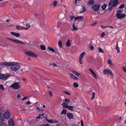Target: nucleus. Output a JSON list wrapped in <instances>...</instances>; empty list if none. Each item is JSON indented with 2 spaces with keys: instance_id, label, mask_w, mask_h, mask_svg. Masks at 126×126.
I'll return each mask as SVG.
<instances>
[{
  "instance_id": "1",
  "label": "nucleus",
  "mask_w": 126,
  "mask_h": 126,
  "mask_svg": "<svg viewBox=\"0 0 126 126\" xmlns=\"http://www.w3.org/2000/svg\"><path fill=\"white\" fill-rule=\"evenodd\" d=\"M12 63L10 66L11 70L14 71H16L18 70L20 68V66L17 63L12 62Z\"/></svg>"
},
{
  "instance_id": "2",
  "label": "nucleus",
  "mask_w": 126,
  "mask_h": 126,
  "mask_svg": "<svg viewBox=\"0 0 126 126\" xmlns=\"http://www.w3.org/2000/svg\"><path fill=\"white\" fill-rule=\"evenodd\" d=\"M11 75L8 73L4 74L0 73V79L6 80L11 76Z\"/></svg>"
},
{
  "instance_id": "3",
  "label": "nucleus",
  "mask_w": 126,
  "mask_h": 126,
  "mask_svg": "<svg viewBox=\"0 0 126 126\" xmlns=\"http://www.w3.org/2000/svg\"><path fill=\"white\" fill-rule=\"evenodd\" d=\"M122 11L121 10H119L117 11V16L119 19L123 18L126 16L124 14H122Z\"/></svg>"
},
{
  "instance_id": "4",
  "label": "nucleus",
  "mask_w": 126,
  "mask_h": 126,
  "mask_svg": "<svg viewBox=\"0 0 126 126\" xmlns=\"http://www.w3.org/2000/svg\"><path fill=\"white\" fill-rule=\"evenodd\" d=\"M10 87L14 89H18L20 88V86L19 83L14 82L10 86Z\"/></svg>"
},
{
  "instance_id": "5",
  "label": "nucleus",
  "mask_w": 126,
  "mask_h": 126,
  "mask_svg": "<svg viewBox=\"0 0 126 126\" xmlns=\"http://www.w3.org/2000/svg\"><path fill=\"white\" fill-rule=\"evenodd\" d=\"M118 0H110L109 3V5H110L113 4L112 6L114 7L118 3Z\"/></svg>"
},
{
  "instance_id": "6",
  "label": "nucleus",
  "mask_w": 126,
  "mask_h": 126,
  "mask_svg": "<svg viewBox=\"0 0 126 126\" xmlns=\"http://www.w3.org/2000/svg\"><path fill=\"white\" fill-rule=\"evenodd\" d=\"M103 73L105 75H111L112 77L113 75L112 74L111 71L108 69H105L103 71Z\"/></svg>"
},
{
  "instance_id": "7",
  "label": "nucleus",
  "mask_w": 126,
  "mask_h": 126,
  "mask_svg": "<svg viewBox=\"0 0 126 126\" xmlns=\"http://www.w3.org/2000/svg\"><path fill=\"white\" fill-rule=\"evenodd\" d=\"M10 113L8 110H6V111L3 114V117L5 119H8L9 118Z\"/></svg>"
},
{
  "instance_id": "8",
  "label": "nucleus",
  "mask_w": 126,
  "mask_h": 126,
  "mask_svg": "<svg viewBox=\"0 0 126 126\" xmlns=\"http://www.w3.org/2000/svg\"><path fill=\"white\" fill-rule=\"evenodd\" d=\"M25 52L26 55L30 56L35 57L36 58H37L38 57V56L37 55L35 54L32 51H26Z\"/></svg>"
},
{
  "instance_id": "9",
  "label": "nucleus",
  "mask_w": 126,
  "mask_h": 126,
  "mask_svg": "<svg viewBox=\"0 0 126 126\" xmlns=\"http://www.w3.org/2000/svg\"><path fill=\"white\" fill-rule=\"evenodd\" d=\"M7 39L8 40H10L11 41L13 42H14L16 43H20L23 45L25 44L24 43L18 40H15L9 38H7Z\"/></svg>"
},
{
  "instance_id": "10",
  "label": "nucleus",
  "mask_w": 126,
  "mask_h": 126,
  "mask_svg": "<svg viewBox=\"0 0 126 126\" xmlns=\"http://www.w3.org/2000/svg\"><path fill=\"white\" fill-rule=\"evenodd\" d=\"M65 102H64L62 104V105L63 107L65 108L68 106L69 102H70L71 101L67 99H65Z\"/></svg>"
},
{
  "instance_id": "11",
  "label": "nucleus",
  "mask_w": 126,
  "mask_h": 126,
  "mask_svg": "<svg viewBox=\"0 0 126 126\" xmlns=\"http://www.w3.org/2000/svg\"><path fill=\"white\" fill-rule=\"evenodd\" d=\"M100 7V5L99 4L97 5L94 4L92 7V8L95 11H97L99 9Z\"/></svg>"
},
{
  "instance_id": "12",
  "label": "nucleus",
  "mask_w": 126,
  "mask_h": 126,
  "mask_svg": "<svg viewBox=\"0 0 126 126\" xmlns=\"http://www.w3.org/2000/svg\"><path fill=\"white\" fill-rule=\"evenodd\" d=\"M9 126H14L15 125L14 120L12 119H10L8 121Z\"/></svg>"
},
{
  "instance_id": "13",
  "label": "nucleus",
  "mask_w": 126,
  "mask_h": 126,
  "mask_svg": "<svg viewBox=\"0 0 126 126\" xmlns=\"http://www.w3.org/2000/svg\"><path fill=\"white\" fill-rule=\"evenodd\" d=\"M84 19L82 16H78L75 18V21H82Z\"/></svg>"
},
{
  "instance_id": "14",
  "label": "nucleus",
  "mask_w": 126,
  "mask_h": 126,
  "mask_svg": "<svg viewBox=\"0 0 126 126\" xmlns=\"http://www.w3.org/2000/svg\"><path fill=\"white\" fill-rule=\"evenodd\" d=\"M89 71L93 75V77L95 78V79H97V77L96 75L95 74V73L94 72L93 70L91 69V68H89Z\"/></svg>"
},
{
  "instance_id": "15",
  "label": "nucleus",
  "mask_w": 126,
  "mask_h": 126,
  "mask_svg": "<svg viewBox=\"0 0 126 126\" xmlns=\"http://www.w3.org/2000/svg\"><path fill=\"white\" fill-rule=\"evenodd\" d=\"M67 117L69 119H73V114L70 113H68L67 114Z\"/></svg>"
},
{
  "instance_id": "16",
  "label": "nucleus",
  "mask_w": 126,
  "mask_h": 126,
  "mask_svg": "<svg viewBox=\"0 0 126 126\" xmlns=\"http://www.w3.org/2000/svg\"><path fill=\"white\" fill-rule=\"evenodd\" d=\"M12 63V62H5L2 63V65L4 66H10Z\"/></svg>"
},
{
  "instance_id": "17",
  "label": "nucleus",
  "mask_w": 126,
  "mask_h": 126,
  "mask_svg": "<svg viewBox=\"0 0 126 126\" xmlns=\"http://www.w3.org/2000/svg\"><path fill=\"white\" fill-rule=\"evenodd\" d=\"M11 33L13 35H14L16 37H18L20 36V35L18 33H16L13 32H11Z\"/></svg>"
},
{
  "instance_id": "18",
  "label": "nucleus",
  "mask_w": 126,
  "mask_h": 126,
  "mask_svg": "<svg viewBox=\"0 0 126 126\" xmlns=\"http://www.w3.org/2000/svg\"><path fill=\"white\" fill-rule=\"evenodd\" d=\"M16 29L17 30H23L25 28L24 27H22L20 26L17 25L16 26Z\"/></svg>"
},
{
  "instance_id": "19",
  "label": "nucleus",
  "mask_w": 126,
  "mask_h": 126,
  "mask_svg": "<svg viewBox=\"0 0 126 126\" xmlns=\"http://www.w3.org/2000/svg\"><path fill=\"white\" fill-rule=\"evenodd\" d=\"M86 10V8L84 6H82L81 9L79 11L80 13H82Z\"/></svg>"
},
{
  "instance_id": "20",
  "label": "nucleus",
  "mask_w": 126,
  "mask_h": 126,
  "mask_svg": "<svg viewBox=\"0 0 126 126\" xmlns=\"http://www.w3.org/2000/svg\"><path fill=\"white\" fill-rule=\"evenodd\" d=\"M2 113L0 112V123L4 121V118L1 116Z\"/></svg>"
},
{
  "instance_id": "21",
  "label": "nucleus",
  "mask_w": 126,
  "mask_h": 126,
  "mask_svg": "<svg viewBox=\"0 0 126 126\" xmlns=\"http://www.w3.org/2000/svg\"><path fill=\"white\" fill-rule=\"evenodd\" d=\"M66 45L67 47H69L70 46V40L69 39L67 40V41L66 43Z\"/></svg>"
},
{
  "instance_id": "22",
  "label": "nucleus",
  "mask_w": 126,
  "mask_h": 126,
  "mask_svg": "<svg viewBox=\"0 0 126 126\" xmlns=\"http://www.w3.org/2000/svg\"><path fill=\"white\" fill-rule=\"evenodd\" d=\"M65 108L69 110H72L74 108V107L73 106L68 105Z\"/></svg>"
},
{
  "instance_id": "23",
  "label": "nucleus",
  "mask_w": 126,
  "mask_h": 126,
  "mask_svg": "<svg viewBox=\"0 0 126 126\" xmlns=\"http://www.w3.org/2000/svg\"><path fill=\"white\" fill-rule=\"evenodd\" d=\"M47 121L49 123H56L57 122V121H55L54 120H53L52 119L49 120H47Z\"/></svg>"
},
{
  "instance_id": "24",
  "label": "nucleus",
  "mask_w": 126,
  "mask_h": 126,
  "mask_svg": "<svg viewBox=\"0 0 126 126\" xmlns=\"http://www.w3.org/2000/svg\"><path fill=\"white\" fill-rule=\"evenodd\" d=\"M85 53L84 52H83L82 53H81L79 56V59H82V58L84 54Z\"/></svg>"
},
{
  "instance_id": "25",
  "label": "nucleus",
  "mask_w": 126,
  "mask_h": 126,
  "mask_svg": "<svg viewBox=\"0 0 126 126\" xmlns=\"http://www.w3.org/2000/svg\"><path fill=\"white\" fill-rule=\"evenodd\" d=\"M70 75L72 79L75 80L77 79L78 78L75 76L73 75V74H70Z\"/></svg>"
},
{
  "instance_id": "26",
  "label": "nucleus",
  "mask_w": 126,
  "mask_h": 126,
  "mask_svg": "<svg viewBox=\"0 0 126 126\" xmlns=\"http://www.w3.org/2000/svg\"><path fill=\"white\" fill-rule=\"evenodd\" d=\"M36 110L38 111H43L44 110H43L42 109L40 108L38 106H36Z\"/></svg>"
},
{
  "instance_id": "27",
  "label": "nucleus",
  "mask_w": 126,
  "mask_h": 126,
  "mask_svg": "<svg viewBox=\"0 0 126 126\" xmlns=\"http://www.w3.org/2000/svg\"><path fill=\"white\" fill-rule=\"evenodd\" d=\"M72 26L73 29L72 30V31H74L77 30V29L75 27L74 23L73 24Z\"/></svg>"
},
{
  "instance_id": "28",
  "label": "nucleus",
  "mask_w": 126,
  "mask_h": 126,
  "mask_svg": "<svg viewBox=\"0 0 126 126\" xmlns=\"http://www.w3.org/2000/svg\"><path fill=\"white\" fill-rule=\"evenodd\" d=\"M107 6V5L106 4H104L101 6V8L103 10H104Z\"/></svg>"
},
{
  "instance_id": "29",
  "label": "nucleus",
  "mask_w": 126,
  "mask_h": 126,
  "mask_svg": "<svg viewBox=\"0 0 126 126\" xmlns=\"http://www.w3.org/2000/svg\"><path fill=\"white\" fill-rule=\"evenodd\" d=\"M115 48L117 50L118 53H119L120 52L119 48L118 47L117 43H116V46L115 47Z\"/></svg>"
},
{
  "instance_id": "30",
  "label": "nucleus",
  "mask_w": 126,
  "mask_h": 126,
  "mask_svg": "<svg viewBox=\"0 0 126 126\" xmlns=\"http://www.w3.org/2000/svg\"><path fill=\"white\" fill-rule=\"evenodd\" d=\"M0 126H7V125L5 123L2 122L0 123Z\"/></svg>"
},
{
  "instance_id": "31",
  "label": "nucleus",
  "mask_w": 126,
  "mask_h": 126,
  "mask_svg": "<svg viewBox=\"0 0 126 126\" xmlns=\"http://www.w3.org/2000/svg\"><path fill=\"white\" fill-rule=\"evenodd\" d=\"M48 49L49 50L52 52H54L55 51V50L54 49L50 47H48Z\"/></svg>"
},
{
  "instance_id": "32",
  "label": "nucleus",
  "mask_w": 126,
  "mask_h": 126,
  "mask_svg": "<svg viewBox=\"0 0 126 126\" xmlns=\"http://www.w3.org/2000/svg\"><path fill=\"white\" fill-rule=\"evenodd\" d=\"M40 48L42 50H45L46 49L45 47L43 45H41L40 46Z\"/></svg>"
},
{
  "instance_id": "33",
  "label": "nucleus",
  "mask_w": 126,
  "mask_h": 126,
  "mask_svg": "<svg viewBox=\"0 0 126 126\" xmlns=\"http://www.w3.org/2000/svg\"><path fill=\"white\" fill-rule=\"evenodd\" d=\"M66 111L65 109H63L61 112L62 114H66Z\"/></svg>"
},
{
  "instance_id": "34",
  "label": "nucleus",
  "mask_w": 126,
  "mask_h": 126,
  "mask_svg": "<svg viewBox=\"0 0 126 126\" xmlns=\"http://www.w3.org/2000/svg\"><path fill=\"white\" fill-rule=\"evenodd\" d=\"M58 44L60 47L62 48V43L61 40H59L58 42Z\"/></svg>"
},
{
  "instance_id": "35",
  "label": "nucleus",
  "mask_w": 126,
  "mask_h": 126,
  "mask_svg": "<svg viewBox=\"0 0 126 126\" xmlns=\"http://www.w3.org/2000/svg\"><path fill=\"white\" fill-rule=\"evenodd\" d=\"M26 28H25H25V29H24V30H28V29L30 28V25L29 24H26Z\"/></svg>"
},
{
  "instance_id": "36",
  "label": "nucleus",
  "mask_w": 126,
  "mask_h": 126,
  "mask_svg": "<svg viewBox=\"0 0 126 126\" xmlns=\"http://www.w3.org/2000/svg\"><path fill=\"white\" fill-rule=\"evenodd\" d=\"M92 96L91 99L92 100L95 98V93L94 92H93L92 93Z\"/></svg>"
},
{
  "instance_id": "37",
  "label": "nucleus",
  "mask_w": 126,
  "mask_h": 126,
  "mask_svg": "<svg viewBox=\"0 0 126 126\" xmlns=\"http://www.w3.org/2000/svg\"><path fill=\"white\" fill-rule=\"evenodd\" d=\"M94 2L93 0H89V1L88 2V4L89 5H92L94 4Z\"/></svg>"
},
{
  "instance_id": "38",
  "label": "nucleus",
  "mask_w": 126,
  "mask_h": 126,
  "mask_svg": "<svg viewBox=\"0 0 126 126\" xmlns=\"http://www.w3.org/2000/svg\"><path fill=\"white\" fill-rule=\"evenodd\" d=\"M73 85L74 87L76 88L78 87L79 86L78 84L76 82H74L73 83Z\"/></svg>"
},
{
  "instance_id": "39",
  "label": "nucleus",
  "mask_w": 126,
  "mask_h": 126,
  "mask_svg": "<svg viewBox=\"0 0 126 126\" xmlns=\"http://www.w3.org/2000/svg\"><path fill=\"white\" fill-rule=\"evenodd\" d=\"M75 17L74 16H70L69 18L71 20H72L73 19H75Z\"/></svg>"
},
{
  "instance_id": "40",
  "label": "nucleus",
  "mask_w": 126,
  "mask_h": 126,
  "mask_svg": "<svg viewBox=\"0 0 126 126\" xmlns=\"http://www.w3.org/2000/svg\"><path fill=\"white\" fill-rule=\"evenodd\" d=\"M0 89L1 90H4V88L2 84L0 85Z\"/></svg>"
},
{
  "instance_id": "41",
  "label": "nucleus",
  "mask_w": 126,
  "mask_h": 126,
  "mask_svg": "<svg viewBox=\"0 0 126 126\" xmlns=\"http://www.w3.org/2000/svg\"><path fill=\"white\" fill-rule=\"evenodd\" d=\"M98 50L99 52H104L103 51L102 49L100 47H99L98 48Z\"/></svg>"
},
{
  "instance_id": "42",
  "label": "nucleus",
  "mask_w": 126,
  "mask_h": 126,
  "mask_svg": "<svg viewBox=\"0 0 126 126\" xmlns=\"http://www.w3.org/2000/svg\"><path fill=\"white\" fill-rule=\"evenodd\" d=\"M74 73L76 75H77V76H79L80 75V74L77 71H74Z\"/></svg>"
},
{
  "instance_id": "43",
  "label": "nucleus",
  "mask_w": 126,
  "mask_h": 126,
  "mask_svg": "<svg viewBox=\"0 0 126 126\" xmlns=\"http://www.w3.org/2000/svg\"><path fill=\"white\" fill-rule=\"evenodd\" d=\"M48 93L50 96V97H52V93L51 91H49L48 92Z\"/></svg>"
},
{
  "instance_id": "44",
  "label": "nucleus",
  "mask_w": 126,
  "mask_h": 126,
  "mask_svg": "<svg viewBox=\"0 0 126 126\" xmlns=\"http://www.w3.org/2000/svg\"><path fill=\"white\" fill-rule=\"evenodd\" d=\"M124 4H121V5H120L119 6V7L120 8H124Z\"/></svg>"
},
{
  "instance_id": "45",
  "label": "nucleus",
  "mask_w": 126,
  "mask_h": 126,
  "mask_svg": "<svg viewBox=\"0 0 126 126\" xmlns=\"http://www.w3.org/2000/svg\"><path fill=\"white\" fill-rule=\"evenodd\" d=\"M27 99H28V97H24L23 98H22V101H23L24 100H26Z\"/></svg>"
},
{
  "instance_id": "46",
  "label": "nucleus",
  "mask_w": 126,
  "mask_h": 126,
  "mask_svg": "<svg viewBox=\"0 0 126 126\" xmlns=\"http://www.w3.org/2000/svg\"><path fill=\"white\" fill-rule=\"evenodd\" d=\"M57 3L56 1H55L53 3V5L54 7H55L56 6Z\"/></svg>"
},
{
  "instance_id": "47",
  "label": "nucleus",
  "mask_w": 126,
  "mask_h": 126,
  "mask_svg": "<svg viewBox=\"0 0 126 126\" xmlns=\"http://www.w3.org/2000/svg\"><path fill=\"white\" fill-rule=\"evenodd\" d=\"M105 33L104 32H103L101 35V38H103L105 35Z\"/></svg>"
},
{
  "instance_id": "48",
  "label": "nucleus",
  "mask_w": 126,
  "mask_h": 126,
  "mask_svg": "<svg viewBox=\"0 0 126 126\" xmlns=\"http://www.w3.org/2000/svg\"><path fill=\"white\" fill-rule=\"evenodd\" d=\"M63 92L65 94L68 95H70V94L68 92H67L66 91H63Z\"/></svg>"
},
{
  "instance_id": "49",
  "label": "nucleus",
  "mask_w": 126,
  "mask_h": 126,
  "mask_svg": "<svg viewBox=\"0 0 126 126\" xmlns=\"http://www.w3.org/2000/svg\"><path fill=\"white\" fill-rule=\"evenodd\" d=\"M61 25V23L60 22H58L57 23V27H59Z\"/></svg>"
},
{
  "instance_id": "50",
  "label": "nucleus",
  "mask_w": 126,
  "mask_h": 126,
  "mask_svg": "<svg viewBox=\"0 0 126 126\" xmlns=\"http://www.w3.org/2000/svg\"><path fill=\"white\" fill-rule=\"evenodd\" d=\"M108 63L109 64H110L111 65H112V64L111 63V60L110 59H109L108 61Z\"/></svg>"
},
{
  "instance_id": "51",
  "label": "nucleus",
  "mask_w": 126,
  "mask_h": 126,
  "mask_svg": "<svg viewBox=\"0 0 126 126\" xmlns=\"http://www.w3.org/2000/svg\"><path fill=\"white\" fill-rule=\"evenodd\" d=\"M41 117L42 118V115H41V114H40L36 118H39V119H40Z\"/></svg>"
},
{
  "instance_id": "52",
  "label": "nucleus",
  "mask_w": 126,
  "mask_h": 126,
  "mask_svg": "<svg viewBox=\"0 0 126 126\" xmlns=\"http://www.w3.org/2000/svg\"><path fill=\"white\" fill-rule=\"evenodd\" d=\"M122 69L126 73V68L125 67H123L122 68Z\"/></svg>"
},
{
  "instance_id": "53",
  "label": "nucleus",
  "mask_w": 126,
  "mask_h": 126,
  "mask_svg": "<svg viewBox=\"0 0 126 126\" xmlns=\"http://www.w3.org/2000/svg\"><path fill=\"white\" fill-rule=\"evenodd\" d=\"M21 97V96L20 95V94H19L17 96V98L18 99L20 98Z\"/></svg>"
},
{
  "instance_id": "54",
  "label": "nucleus",
  "mask_w": 126,
  "mask_h": 126,
  "mask_svg": "<svg viewBox=\"0 0 126 126\" xmlns=\"http://www.w3.org/2000/svg\"><path fill=\"white\" fill-rule=\"evenodd\" d=\"M94 48V47L92 45L91 46H90V49L91 50H92Z\"/></svg>"
},
{
  "instance_id": "55",
  "label": "nucleus",
  "mask_w": 126,
  "mask_h": 126,
  "mask_svg": "<svg viewBox=\"0 0 126 126\" xmlns=\"http://www.w3.org/2000/svg\"><path fill=\"white\" fill-rule=\"evenodd\" d=\"M82 59H79V62L81 64H82Z\"/></svg>"
},
{
  "instance_id": "56",
  "label": "nucleus",
  "mask_w": 126,
  "mask_h": 126,
  "mask_svg": "<svg viewBox=\"0 0 126 126\" xmlns=\"http://www.w3.org/2000/svg\"><path fill=\"white\" fill-rule=\"evenodd\" d=\"M80 122H81V126H84V124L83 123V121L82 120H81V121Z\"/></svg>"
},
{
  "instance_id": "57",
  "label": "nucleus",
  "mask_w": 126,
  "mask_h": 126,
  "mask_svg": "<svg viewBox=\"0 0 126 126\" xmlns=\"http://www.w3.org/2000/svg\"><path fill=\"white\" fill-rule=\"evenodd\" d=\"M108 26H103V25H101V28H102V29H103V28H107V27H108Z\"/></svg>"
},
{
  "instance_id": "58",
  "label": "nucleus",
  "mask_w": 126,
  "mask_h": 126,
  "mask_svg": "<svg viewBox=\"0 0 126 126\" xmlns=\"http://www.w3.org/2000/svg\"><path fill=\"white\" fill-rule=\"evenodd\" d=\"M43 126H50V125L48 124H46L45 125H43Z\"/></svg>"
},
{
  "instance_id": "59",
  "label": "nucleus",
  "mask_w": 126,
  "mask_h": 126,
  "mask_svg": "<svg viewBox=\"0 0 126 126\" xmlns=\"http://www.w3.org/2000/svg\"><path fill=\"white\" fill-rule=\"evenodd\" d=\"M31 103V102H30L29 101L27 102H26V104H27L29 105Z\"/></svg>"
},
{
  "instance_id": "60",
  "label": "nucleus",
  "mask_w": 126,
  "mask_h": 126,
  "mask_svg": "<svg viewBox=\"0 0 126 126\" xmlns=\"http://www.w3.org/2000/svg\"><path fill=\"white\" fill-rule=\"evenodd\" d=\"M97 23V22H95V23H93L92 24V26H94V25H95Z\"/></svg>"
},
{
  "instance_id": "61",
  "label": "nucleus",
  "mask_w": 126,
  "mask_h": 126,
  "mask_svg": "<svg viewBox=\"0 0 126 126\" xmlns=\"http://www.w3.org/2000/svg\"><path fill=\"white\" fill-rule=\"evenodd\" d=\"M107 27H109V28H113V27L111 26H108Z\"/></svg>"
},
{
  "instance_id": "62",
  "label": "nucleus",
  "mask_w": 126,
  "mask_h": 126,
  "mask_svg": "<svg viewBox=\"0 0 126 126\" xmlns=\"http://www.w3.org/2000/svg\"><path fill=\"white\" fill-rule=\"evenodd\" d=\"M41 115H42V118H44V114L43 113H42V114H41Z\"/></svg>"
},
{
  "instance_id": "63",
  "label": "nucleus",
  "mask_w": 126,
  "mask_h": 126,
  "mask_svg": "<svg viewBox=\"0 0 126 126\" xmlns=\"http://www.w3.org/2000/svg\"><path fill=\"white\" fill-rule=\"evenodd\" d=\"M53 65L54 66H57L56 64L55 63H54L53 64Z\"/></svg>"
},
{
  "instance_id": "64",
  "label": "nucleus",
  "mask_w": 126,
  "mask_h": 126,
  "mask_svg": "<svg viewBox=\"0 0 126 126\" xmlns=\"http://www.w3.org/2000/svg\"><path fill=\"white\" fill-rule=\"evenodd\" d=\"M78 0H75V4H76H76L77 3V1Z\"/></svg>"
}]
</instances>
